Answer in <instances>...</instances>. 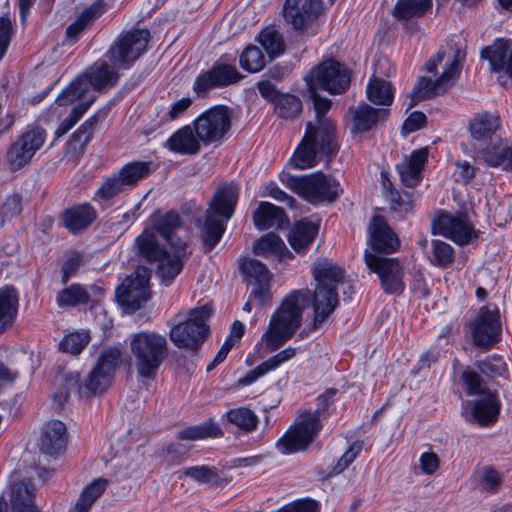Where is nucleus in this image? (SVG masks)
Instances as JSON below:
<instances>
[{"instance_id":"obj_28","label":"nucleus","mask_w":512,"mask_h":512,"mask_svg":"<svg viewBox=\"0 0 512 512\" xmlns=\"http://www.w3.org/2000/svg\"><path fill=\"white\" fill-rule=\"evenodd\" d=\"M344 269L327 258H319L313 263L312 275L317 287L337 289L343 282Z\"/></svg>"},{"instance_id":"obj_35","label":"nucleus","mask_w":512,"mask_h":512,"mask_svg":"<svg viewBox=\"0 0 512 512\" xmlns=\"http://www.w3.org/2000/svg\"><path fill=\"white\" fill-rule=\"evenodd\" d=\"M500 126L501 121L497 115L483 112L473 117L469 124V130L474 140L486 142L492 139Z\"/></svg>"},{"instance_id":"obj_36","label":"nucleus","mask_w":512,"mask_h":512,"mask_svg":"<svg viewBox=\"0 0 512 512\" xmlns=\"http://www.w3.org/2000/svg\"><path fill=\"white\" fill-rule=\"evenodd\" d=\"M253 252L262 257L274 256L279 260L292 258V253L287 249L283 240L275 233H268L259 238L253 246Z\"/></svg>"},{"instance_id":"obj_46","label":"nucleus","mask_w":512,"mask_h":512,"mask_svg":"<svg viewBox=\"0 0 512 512\" xmlns=\"http://www.w3.org/2000/svg\"><path fill=\"white\" fill-rule=\"evenodd\" d=\"M226 417L229 423L235 425L244 432H251L256 429L258 418L253 411L248 408H236L227 411Z\"/></svg>"},{"instance_id":"obj_62","label":"nucleus","mask_w":512,"mask_h":512,"mask_svg":"<svg viewBox=\"0 0 512 512\" xmlns=\"http://www.w3.org/2000/svg\"><path fill=\"white\" fill-rule=\"evenodd\" d=\"M432 253V262L441 267L449 265L454 258L453 248L448 243L440 240L432 242Z\"/></svg>"},{"instance_id":"obj_45","label":"nucleus","mask_w":512,"mask_h":512,"mask_svg":"<svg viewBox=\"0 0 512 512\" xmlns=\"http://www.w3.org/2000/svg\"><path fill=\"white\" fill-rule=\"evenodd\" d=\"M113 377L106 374L100 367L95 366L84 382V388L80 392L86 396L103 393L108 389Z\"/></svg>"},{"instance_id":"obj_13","label":"nucleus","mask_w":512,"mask_h":512,"mask_svg":"<svg viewBox=\"0 0 512 512\" xmlns=\"http://www.w3.org/2000/svg\"><path fill=\"white\" fill-rule=\"evenodd\" d=\"M364 260L371 272L378 275L381 288L386 294L404 291V267L397 258H386L365 250Z\"/></svg>"},{"instance_id":"obj_30","label":"nucleus","mask_w":512,"mask_h":512,"mask_svg":"<svg viewBox=\"0 0 512 512\" xmlns=\"http://www.w3.org/2000/svg\"><path fill=\"white\" fill-rule=\"evenodd\" d=\"M96 217V210L88 203L75 205L63 213L65 227L72 233L87 229Z\"/></svg>"},{"instance_id":"obj_37","label":"nucleus","mask_w":512,"mask_h":512,"mask_svg":"<svg viewBox=\"0 0 512 512\" xmlns=\"http://www.w3.org/2000/svg\"><path fill=\"white\" fill-rule=\"evenodd\" d=\"M318 233V226L308 220H301L291 229L288 241L296 252H304Z\"/></svg>"},{"instance_id":"obj_39","label":"nucleus","mask_w":512,"mask_h":512,"mask_svg":"<svg viewBox=\"0 0 512 512\" xmlns=\"http://www.w3.org/2000/svg\"><path fill=\"white\" fill-rule=\"evenodd\" d=\"M181 224L179 214L177 212L170 211L155 219L154 228L169 243V245H172V242H177L179 238L184 239V237L178 235V232L181 229ZM185 240L187 241L186 238Z\"/></svg>"},{"instance_id":"obj_64","label":"nucleus","mask_w":512,"mask_h":512,"mask_svg":"<svg viewBox=\"0 0 512 512\" xmlns=\"http://www.w3.org/2000/svg\"><path fill=\"white\" fill-rule=\"evenodd\" d=\"M362 446V443L358 441L352 443L347 451L340 457L337 464L333 467V472L335 474H339L344 471L360 454Z\"/></svg>"},{"instance_id":"obj_8","label":"nucleus","mask_w":512,"mask_h":512,"mask_svg":"<svg viewBox=\"0 0 512 512\" xmlns=\"http://www.w3.org/2000/svg\"><path fill=\"white\" fill-rule=\"evenodd\" d=\"M114 66L105 61L95 62L82 75L73 80L57 97L56 103L65 106L86 95L90 89L101 92L113 87L118 80Z\"/></svg>"},{"instance_id":"obj_63","label":"nucleus","mask_w":512,"mask_h":512,"mask_svg":"<svg viewBox=\"0 0 512 512\" xmlns=\"http://www.w3.org/2000/svg\"><path fill=\"white\" fill-rule=\"evenodd\" d=\"M22 211V199L20 195L13 194L11 196H8L3 203L1 210H0V216L3 218V221L11 220L14 217H17L20 215Z\"/></svg>"},{"instance_id":"obj_47","label":"nucleus","mask_w":512,"mask_h":512,"mask_svg":"<svg viewBox=\"0 0 512 512\" xmlns=\"http://www.w3.org/2000/svg\"><path fill=\"white\" fill-rule=\"evenodd\" d=\"M477 486L482 492L495 494L502 485V475L491 466H485L476 472Z\"/></svg>"},{"instance_id":"obj_58","label":"nucleus","mask_w":512,"mask_h":512,"mask_svg":"<svg viewBox=\"0 0 512 512\" xmlns=\"http://www.w3.org/2000/svg\"><path fill=\"white\" fill-rule=\"evenodd\" d=\"M317 90L318 89H308L316 112L315 121L311 123L315 129L320 128V124H322L324 121L328 122L332 127H335L333 122L325 116V114L331 108L332 102L330 99L320 96L317 93Z\"/></svg>"},{"instance_id":"obj_43","label":"nucleus","mask_w":512,"mask_h":512,"mask_svg":"<svg viewBox=\"0 0 512 512\" xmlns=\"http://www.w3.org/2000/svg\"><path fill=\"white\" fill-rule=\"evenodd\" d=\"M367 97L376 105L389 106L393 102L394 92L390 82L373 77L367 85Z\"/></svg>"},{"instance_id":"obj_23","label":"nucleus","mask_w":512,"mask_h":512,"mask_svg":"<svg viewBox=\"0 0 512 512\" xmlns=\"http://www.w3.org/2000/svg\"><path fill=\"white\" fill-rule=\"evenodd\" d=\"M481 56L489 61L491 70L503 72L512 78V40L498 38L484 48Z\"/></svg>"},{"instance_id":"obj_56","label":"nucleus","mask_w":512,"mask_h":512,"mask_svg":"<svg viewBox=\"0 0 512 512\" xmlns=\"http://www.w3.org/2000/svg\"><path fill=\"white\" fill-rule=\"evenodd\" d=\"M96 95H92L88 98L87 101H84L78 105H76L70 114L65 118L59 127L56 130V135L58 137L63 136L66 134L77 122L78 120L84 115V113L90 108L92 103L95 101Z\"/></svg>"},{"instance_id":"obj_5","label":"nucleus","mask_w":512,"mask_h":512,"mask_svg":"<svg viewBox=\"0 0 512 512\" xmlns=\"http://www.w3.org/2000/svg\"><path fill=\"white\" fill-rule=\"evenodd\" d=\"M238 200V187L233 184L220 186L206 211L202 228L203 244L207 251L212 250L225 231V221L230 219Z\"/></svg>"},{"instance_id":"obj_41","label":"nucleus","mask_w":512,"mask_h":512,"mask_svg":"<svg viewBox=\"0 0 512 512\" xmlns=\"http://www.w3.org/2000/svg\"><path fill=\"white\" fill-rule=\"evenodd\" d=\"M223 435L220 425L213 420L205 421L199 425L187 427L178 432L180 440H202L206 438H217Z\"/></svg>"},{"instance_id":"obj_17","label":"nucleus","mask_w":512,"mask_h":512,"mask_svg":"<svg viewBox=\"0 0 512 512\" xmlns=\"http://www.w3.org/2000/svg\"><path fill=\"white\" fill-rule=\"evenodd\" d=\"M474 344L488 347L499 341L501 335L500 313L498 308L482 306L470 325Z\"/></svg>"},{"instance_id":"obj_20","label":"nucleus","mask_w":512,"mask_h":512,"mask_svg":"<svg viewBox=\"0 0 512 512\" xmlns=\"http://www.w3.org/2000/svg\"><path fill=\"white\" fill-rule=\"evenodd\" d=\"M434 228L459 245H466L476 237L472 225L463 214L441 213L434 223Z\"/></svg>"},{"instance_id":"obj_2","label":"nucleus","mask_w":512,"mask_h":512,"mask_svg":"<svg viewBox=\"0 0 512 512\" xmlns=\"http://www.w3.org/2000/svg\"><path fill=\"white\" fill-rule=\"evenodd\" d=\"M135 246L138 255L157 265L156 274L165 286L171 285L181 273L184 263L190 255L185 239L179 238L177 242H172L171 252H168L159 244L157 236L148 229H145L135 239Z\"/></svg>"},{"instance_id":"obj_25","label":"nucleus","mask_w":512,"mask_h":512,"mask_svg":"<svg viewBox=\"0 0 512 512\" xmlns=\"http://www.w3.org/2000/svg\"><path fill=\"white\" fill-rule=\"evenodd\" d=\"M339 304L337 289L315 286L312 296L314 310L313 326H320L336 309Z\"/></svg>"},{"instance_id":"obj_49","label":"nucleus","mask_w":512,"mask_h":512,"mask_svg":"<svg viewBox=\"0 0 512 512\" xmlns=\"http://www.w3.org/2000/svg\"><path fill=\"white\" fill-rule=\"evenodd\" d=\"M259 42L271 59L278 57L284 52L285 44L283 37L273 27H268L261 32Z\"/></svg>"},{"instance_id":"obj_44","label":"nucleus","mask_w":512,"mask_h":512,"mask_svg":"<svg viewBox=\"0 0 512 512\" xmlns=\"http://www.w3.org/2000/svg\"><path fill=\"white\" fill-rule=\"evenodd\" d=\"M151 172L148 162H131L123 166L118 175L126 188L134 187Z\"/></svg>"},{"instance_id":"obj_12","label":"nucleus","mask_w":512,"mask_h":512,"mask_svg":"<svg viewBox=\"0 0 512 512\" xmlns=\"http://www.w3.org/2000/svg\"><path fill=\"white\" fill-rule=\"evenodd\" d=\"M232 115L228 107L218 105L199 115L193 122L195 133L202 144L219 145L231 129Z\"/></svg>"},{"instance_id":"obj_18","label":"nucleus","mask_w":512,"mask_h":512,"mask_svg":"<svg viewBox=\"0 0 512 512\" xmlns=\"http://www.w3.org/2000/svg\"><path fill=\"white\" fill-rule=\"evenodd\" d=\"M242 78L233 65L215 62L210 69L200 73L193 84V91L204 97L215 88H222L237 83Z\"/></svg>"},{"instance_id":"obj_33","label":"nucleus","mask_w":512,"mask_h":512,"mask_svg":"<svg viewBox=\"0 0 512 512\" xmlns=\"http://www.w3.org/2000/svg\"><path fill=\"white\" fill-rule=\"evenodd\" d=\"M296 355V349L288 347L281 350L277 354L271 356L260 365L250 370L243 378L240 379V383L243 385H250L255 382L258 378L264 376L266 373L276 370L283 363L291 360Z\"/></svg>"},{"instance_id":"obj_52","label":"nucleus","mask_w":512,"mask_h":512,"mask_svg":"<svg viewBox=\"0 0 512 512\" xmlns=\"http://www.w3.org/2000/svg\"><path fill=\"white\" fill-rule=\"evenodd\" d=\"M89 299L88 292L81 285L72 284L58 293L56 302L60 307L77 306L88 303Z\"/></svg>"},{"instance_id":"obj_51","label":"nucleus","mask_w":512,"mask_h":512,"mask_svg":"<svg viewBox=\"0 0 512 512\" xmlns=\"http://www.w3.org/2000/svg\"><path fill=\"white\" fill-rule=\"evenodd\" d=\"M178 473L179 478L182 476L190 477L197 482L210 484L212 486H218L220 484V478L216 469L205 465L186 467Z\"/></svg>"},{"instance_id":"obj_27","label":"nucleus","mask_w":512,"mask_h":512,"mask_svg":"<svg viewBox=\"0 0 512 512\" xmlns=\"http://www.w3.org/2000/svg\"><path fill=\"white\" fill-rule=\"evenodd\" d=\"M481 396V398L473 402L471 421H474L481 426H488L496 422L500 412L501 403L496 392L488 391Z\"/></svg>"},{"instance_id":"obj_21","label":"nucleus","mask_w":512,"mask_h":512,"mask_svg":"<svg viewBox=\"0 0 512 512\" xmlns=\"http://www.w3.org/2000/svg\"><path fill=\"white\" fill-rule=\"evenodd\" d=\"M368 234V244L374 251L390 254L399 247L397 236L380 215L372 217L368 225Z\"/></svg>"},{"instance_id":"obj_61","label":"nucleus","mask_w":512,"mask_h":512,"mask_svg":"<svg viewBox=\"0 0 512 512\" xmlns=\"http://www.w3.org/2000/svg\"><path fill=\"white\" fill-rule=\"evenodd\" d=\"M461 380L464 383L465 391L468 395H483L490 391L487 389L480 375L470 369H465L461 374Z\"/></svg>"},{"instance_id":"obj_19","label":"nucleus","mask_w":512,"mask_h":512,"mask_svg":"<svg viewBox=\"0 0 512 512\" xmlns=\"http://www.w3.org/2000/svg\"><path fill=\"white\" fill-rule=\"evenodd\" d=\"M322 9L321 0H286L283 17L295 30L305 31L320 16Z\"/></svg>"},{"instance_id":"obj_14","label":"nucleus","mask_w":512,"mask_h":512,"mask_svg":"<svg viewBox=\"0 0 512 512\" xmlns=\"http://www.w3.org/2000/svg\"><path fill=\"white\" fill-rule=\"evenodd\" d=\"M150 275L151 273L148 268L138 267L118 287L116 297L126 312H135L150 298Z\"/></svg>"},{"instance_id":"obj_60","label":"nucleus","mask_w":512,"mask_h":512,"mask_svg":"<svg viewBox=\"0 0 512 512\" xmlns=\"http://www.w3.org/2000/svg\"><path fill=\"white\" fill-rule=\"evenodd\" d=\"M478 370L487 377L502 376L506 372V364L500 356H489L476 363Z\"/></svg>"},{"instance_id":"obj_57","label":"nucleus","mask_w":512,"mask_h":512,"mask_svg":"<svg viewBox=\"0 0 512 512\" xmlns=\"http://www.w3.org/2000/svg\"><path fill=\"white\" fill-rule=\"evenodd\" d=\"M90 335L88 332H74L66 335L59 344L61 351L72 355L79 354L89 343Z\"/></svg>"},{"instance_id":"obj_6","label":"nucleus","mask_w":512,"mask_h":512,"mask_svg":"<svg viewBox=\"0 0 512 512\" xmlns=\"http://www.w3.org/2000/svg\"><path fill=\"white\" fill-rule=\"evenodd\" d=\"M129 345L135 358V367L142 377H153L168 356L166 338L154 331H140L129 336Z\"/></svg>"},{"instance_id":"obj_22","label":"nucleus","mask_w":512,"mask_h":512,"mask_svg":"<svg viewBox=\"0 0 512 512\" xmlns=\"http://www.w3.org/2000/svg\"><path fill=\"white\" fill-rule=\"evenodd\" d=\"M67 429L59 420L48 421L42 428L38 441L41 452L50 456H58L66 449Z\"/></svg>"},{"instance_id":"obj_42","label":"nucleus","mask_w":512,"mask_h":512,"mask_svg":"<svg viewBox=\"0 0 512 512\" xmlns=\"http://www.w3.org/2000/svg\"><path fill=\"white\" fill-rule=\"evenodd\" d=\"M240 271L253 286L270 284L272 279V274L266 265L256 259H243L240 263Z\"/></svg>"},{"instance_id":"obj_26","label":"nucleus","mask_w":512,"mask_h":512,"mask_svg":"<svg viewBox=\"0 0 512 512\" xmlns=\"http://www.w3.org/2000/svg\"><path fill=\"white\" fill-rule=\"evenodd\" d=\"M202 141L195 133L194 126L186 125L174 132L165 142V147L181 155H195L201 149Z\"/></svg>"},{"instance_id":"obj_10","label":"nucleus","mask_w":512,"mask_h":512,"mask_svg":"<svg viewBox=\"0 0 512 512\" xmlns=\"http://www.w3.org/2000/svg\"><path fill=\"white\" fill-rule=\"evenodd\" d=\"M465 57L466 52L458 48L453 52V55L446 58L443 71L438 78L432 80L427 77H420L412 89L413 102L410 106L421 100L444 94L450 89L460 74Z\"/></svg>"},{"instance_id":"obj_54","label":"nucleus","mask_w":512,"mask_h":512,"mask_svg":"<svg viewBox=\"0 0 512 512\" xmlns=\"http://www.w3.org/2000/svg\"><path fill=\"white\" fill-rule=\"evenodd\" d=\"M106 115V110H99L97 113L89 117L73 134L74 141L78 142L81 147L86 146L92 139L93 132L97 124L102 121Z\"/></svg>"},{"instance_id":"obj_32","label":"nucleus","mask_w":512,"mask_h":512,"mask_svg":"<svg viewBox=\"0 0 512 512\" xmlns=\"http://www.w3.org/2000/svg\"><path fill=\"white\" fill-rule=\"evenodd\" d=\"M253 222L258 230L281 228L286 222L284 210L269 202H261L253 213Z\"/></svg>"},{"instance_id":"obj_24","label":"nucleus","mask_w":512,"mask_h":512,"mask_svg":"<svg viewBox=\"0 0 512 512\" xmlns=\"http://www.w3.org/2000/svg\"><path fill=\"white\" fill-rule=\"evenodd\" d=\"M351 114V132L364 133L370 131L379 122L387 119L389 111L387 109H376L366 103H360L356 107L350 108Z\"/></svg>"},{"instance_id":"obj_59","label":"nucleus","mask_w":512,"mask_h":512,"mask_svg":"<svg viewBox=\"0 0 512 512\" xmlns=\"http://www.w3.org/2000/svg\"><path fill=\"white\" fill-rule=\"evenodd\" d=\"M126 189L122 183L118 173L108 177L103 184L98 188L95 196L104 201L110 200Z\"/></svg>"},{"instance_id":"obj_40","label":"nucleus","mask_w":512,"mask_h":512,"mask_svg":"<svg viewBox=\"0 0 512 512\" xmlns=\"http://www.w3.org/2000/svg\"><path fill=\"white\" fill-rule=\"evenodd\" d=\"M108 481L98 478L87 485L80 494L72 512H89L95 501L106 490Z\"/></svg>"},{"instance_id":"obj_38","label":"nucleus","mask_w":512,"mask_h":512,"mask_svg":"<svg viewBox=\"0 0 512 512\" xmlns=\"http://www.w3.org/2000/svg\"><path fill=\"white\" fill-rule=\"evenodd\" d=\"M432 8V0H397L393 16L398 20H409L424 16Z\"/></svg>"},{"instance_id":"obj_1","label":"nucleus","mask_w":512,"mask_h":512,"mask_svg":"<svg viewBox=\"0 0 512 512\" xmlns=\"http://www.w3.org/2000/svg\"><path fill=\"white\" fill-rule=\"evenodd\" d=\"M308 300V289L293 290L282 300L261 337L267 352L276 351L292 338L301 325Z\"/></svg>"},{"instance_id":"obj_29","label":"nucleus","mask_w":512,"mask_h":512,"mask_svg":"<svg viewBox=\"0 0 512 512\" xmlns=\"http://www.w3.org/2000/svg\"><path fill=\"white\" fill-rule=\"evenodd\" d=\"M428 159V149L421 148L412 152L409 158L397 165V171L403 184L415 187L421 180V172Z\"/></svg>"},{"instance_id":"obj_31","label":"nucleus","mask_w":512,"mask_h":512,"mask_svg":"<svg viewBox=\"0 0 512 512\" xmlns=\"http://www.w3.org/2000/svg\"><path fill=\"white\" fill-rule=\"evenodd\" d=\"M35 486L30 481L13 483L10 488V504L12 512H32L35 506Z\"/></svg>"},{"instance_id":"obj_16","label":"nucleus","mask_w":512,"mask_h":512,"mask_svg":"<svg viewBox=\"0 0 512 512\" xmlns=\"http://www.w3.org/2000/svg\"><path fill=\"white\" fill-rule=\"evenodd\" d=\"M46 133L36 127L23 133L7 151L6 164L11 171H17L28 164L45 142Z\"/></svg>"},{"instance_id":"obj_11","label":"nucleus","mask_w":512,"mask_h":512,"mask_svg":"<svg viewBox=\"0 0 512 512\" xmlns=\"http://www.w3.org/2000/svg\"><path fill=\"white\" fill-rule=\"evenodd\" d=\"M308 89L325 90L330 94H343L351 82V73L342 63L329 59L313 67L304 77Z\"/></svg>"},{"instance_id":"obj_3","label":"nucleus","mask_w":512,"mask_h":512,"mask_svg":"<svg viewBox=\"0 0 512 512\" xmlns=\"http://www.w3.org/2000/svg\"><path fill=\"white\" fill-rule=\"evenodd\" d=\"M335 389H328L316 399L315 411H305L299 415L294 425L277 441L276 447L282 454L305 450L322 429L320 418L333 402Z\"/></svg>"},{"instance_id":"obj_4","label":"nucleus","mask_w":512,"mask_h":512,"mask_svg":"<svg viewBox=\"0 0 512 512\" xmlns=\"http://www.w3.org/2000/svg\"><path fill=\"white\" fill-rule=\"evenodd\" d=\"M337 149L335 127L324 121L320 128L315 129L312 123L308 122L304 137L294 152L291 163L297 169H308L315 166L324 156L331 157Z\"/></svg>"},{"instance_id":"obj_55","label":"nucleus","mask_w":512,"mask_h":512,"mask_svg":"<svg viewBox=\"0 0 512 512\" xmlns=\"http://www.w3.org/2000/svg\"><path fill=\"white\" fill-rule=\"evenodd\" d=\"M122 362V352L120 348L108 347L102 350L99 355L97 367H100L106 374L113 377L117 368Z\"/></svg>"},{"instance_id":"obj_53","label":"nucleus","mask_w":512,"mask_h":512,"mask_svg":"<svg viewBox=\"0 0 512 512\" xmlns=\"http://www.w3.org/2000/svg\"><path fill=\"white\" fill-rule=\"evenodd\" d=\"M239 63L244 70L250 73L259 72L265 66V60L261 50L254 45H250L244 49L240 55Z\"/></svg>"},{"instance_id":"obj_9","label":"nucleus","mask_w":512,"mask_h":512,"mask_svg":"<svg viewBox=\"0 0 512 512\" xmlns=\"http://www.w3.org/2000/svg\"><path fill=\"white\" fill-rule=\"evenodd\" d=\"M210 316L211 309L207 305L190 309L185 320L170 324L171 342L178 348L198 350L209 335L207 321Z\"/></svg>"},{"instance_id":"obj_50","label":"nucleus","mask_w":512,"mask_h":512,"mask_svg":"<svg viewBox=\"0 0 512 512\" xmlns=\"http://www.w3.org/2000/svg\"><path fill=\"white\" fill-rule=\"evenodd\" d=\"M102 4L95 2L90 5L82 14L68 26L66 30L67 37L74 41L78 35L85 29V27L101 13Z\"/></svg>"},{"instance_id":"obj_15","label":"nucleus","mask_w":512,"mask_h":512,"mask_svg":"<svg viewBox=\"0 0 512 512\" xmlns=\"http://www.w3.org/2000/svg\"><path fill=\"white\" fill-rule=\"evenodd\" d=\"M149 39L147 29L132 30L120 36L108 52L113 65L128 68L146 50Z\"/></svg>"},{"instance_id":"obj_7","label":"nucleus","mask_w":512,"mask_h":512,"mask_svg":"<svg viewBox=\"0 0 512 512\" xmlns=\"http://www.w3.org/2000/svg\"><path fill=\"white\" fill-rule=\"evenodd\" d=\"M282 183L311 204L333 202L342 193L340 183L333 176L315 172L304 176L283 175Z\"/></svg>"},{"instance_id":"obj_48","label":"nucleus","mask_w":512,"mask_h":512,"mask_svg":"<svg viewBox=\"0 0 512 512\" xmlns=\"http://www.w3.org/2000/svg\"><path fill=\"white\" fill-rule=\"evenodd\" d=\"M275 113L284 119H293L302 111L301 100L291 94H282L273 103Z\"/></svg>"},{"instance_id":"obj_34","label":"nucleus","mask_w":512,"mask_h":512,"mask_svg":"<svg viewBox=\"0 0 512 512\" xmlns=\"http://www.w3.org/2000/svg\"><path fill=\"white\" fill-rule=\"evenodd\" d=\"M19 298L15 288L6 286L0 289V333L11 328L16 320Z\"/></svg>"}]
</instances>
